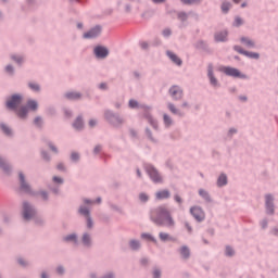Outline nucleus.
<instances>
[{
	"mask_svg": "<svg viewBox=\"0 0 278 278\" xmlns=\"http://www.w3.org/2000/svg\"><path fill=\"white\" fill-rule=\"evenodd\" d=\"M150 219L157 227H168V229L175 227V219L173 218L170 211L164 205L153 208L150 212Z\"/></svg>",
	"mask_w": 278,
	"mask_h": 278,
	"instance_id": "obj_1",
	"label": "nucleus"
},
{
	"mask_svg": "<svg viewBox=\"0 0 278 278\" xmlns=\"http://www.w3.org/2000/svg\"><path fill=\"white\" fill-rule=\"evenodd\" d=\"M18 179H20V190H22V192H25L26 194H33V195L37 194V193H34V191H31V186L28 185L27 180L25 179V174H23V172L18 173ZM38 194H40L43 201H49V193L47 191H39Z\"/></svg>",
	"mask_w": 278,
	"mask_h": 278,
	"instance_id": "obj_2",
	"label": "nucleus"
},
{
	"mask_svg": "<svg viewBox=\"0 0 278 278\" xmlns=\"http://www.w3.org/2000/svg\"><path fill=\"white\" fill-rule=\"evenodd\" d=\"M104 118L113 127H122L123 125H125V118H123V116H121L119 114L112 112L111 110H106L104 112Z\"/></svg>",
	"mask_w": 278,
	"mask_h": 278,
	"instance_id": "obj_3",
	"label": "nucleus"
},
{
	"mask_svg": "<svg viewBox=\"0 0 278 278\" xmlns=\"http://www.w3.org/2000/svg\"><path fill=\"white\" fill-rule=\"evenodd\" d=\"M38 216V211L31 203L24 201L23 202V208H22V217L24 220L29 222L33 220V218H36Z\"/></svg>",
	"mask_w": 278,
	"mask_h": 278,
	"instance_id": "obj_4",
	"label": "nucleus"
},
{
	"mask_svg": "<svg viewBox=\"0 0 278 278\" xmlns=\"http://www.w3.org/2000/svg\"><path fill=\"white\" fill-rule=\"evenodd\" d=\"M23 103V96L21 93H14L10 98H8L5 105L8 110H12L13 112L18 110V105Z\"/></svg>",
	"mask_w": 278,
	"mask_h": 278,
	"instance_id": "obj_5",
	"label": "nucleus"
},
{
	"mask_svg": "<svg viewBox=\"0 0 278 278\" xmlns=\"http://www.w3.org/2000/svg\"><path fill=\"white\" fill-rule=\"evenodd\" d=\"M146 173H148L149 177L154 181V184H162V176L160 175V172L151 165L148 164L144 166Z\"/></svg>",
	"mask_w": 278,
	"mask_h": 278,
	"instance_id": "obj_6",
	"label": "nucleus"
},
{
	"mask_svg": "<svg viewBox=\"0 0 278 278\" xmlns=\"http://www.w3.org/2000/svg\"><path fill=\"white\" fill-rule=\"evenodd\" d=\"M265 208H266V214L269 216H273L275 214V197L273 194L267 193L265 195Z\"/></svg>",
	"mask_w": 278,
	"mask_h": 278,
	"instance_id": "obj_7",
	"label": "nucleus"
},
{
	"mask_svg": "<svg viewBox=\"0 0 278 278\" xmlns=\"http://www.w3.org/2000/svg\"><path fill=\"white\" fill-rule=\"evenodd\" d=\"M190 214L198 223H203V220H205V212H203V208H201V206L191 207Z\"/></svg>",
	"mask_w": 278,
	"mask_h": 278,
	"instance_id": "obj_8",
	"label": "nucleus"
},
{
	"mask_svg": "<svg viewBox=\"0 0 278 278\" xmlns=\"http://www.w3.org/2000/svg\"><path fill=\"white\" fill-rule=\"evenodd\" d=\"M168 93L174 99V101H181V99H184V90L177 85L172 86Z\"/></svg>",
	"mask_w": 278,
	"mask_h": 278,
	"instance_id": "obj_9",
	"label": "nucleus"
},
{
	"mask_svg": "<svg viewBox=\"0 0 278 278\" xmlns=\"http://www.w3.org/2000/svg\"><path fill=\"white\" fill-rule=\"evenodd\" d=\"M101 31H103V27H101V25H96L89 31L85 33L83 37L86 39L99 38Z\"/></svg>",
	"mask_w": 278,
	"mask_h": 278,
	"instance_id": "obj_10",
	"label": "nucleus"
},
{
	"mask_svg": "<svg viewBox=\"0 0 278 278\" xmlns=\"http://www.w3.org/2000/svg\"><path fill=\"white\" fill-rule=\"evenodd\" d=\"M219 71H220V73H224L228 77H242V74L236 67L222 66V67H219Z\"/></svg>",
	"mask_w": 278,
	"mask_h": 278,
	"instance_id": "obj_11",
	"label": "nucleus"
},
{
	"mask_svg": "<svg viewBox=\"0 0 278 278\" xmlns=\"http://www.w3.org/2000/svg\"><path fill=\"white\" fill-rule=\"evenodd\" d=\"M96 58L99 60H105L110 55V50L103 46H97L93 50Z\"/></svg>",
	"mask_w": 278,
	"mask_h": 278,
	"instance_id": "obj_12",
	"label": "nucleus"
},
{
	"mask_svg": "<svg viewBox=\"0 0 278 278\" xmlns=\"http://www.w3.org/2000/svg\"><path fill=\"white\" fill-rule=\"evenodd\" d=\"M207 77L210 79L211 86L214 88H218V86H220L218 84V79H216V76H214V66L212 64H208L207 66Z\"/></svg>",
	"mask_w": 278,
	"mask_h": 278,
	"instance_id": "obj_13",
	"label": "nucleus"
},
{
	"mask_svg": "<svg viewBox=\"0 0 278 278\" xmlns=\"http://www.w3.org/2000/svg\"><path fill=\"white\" fill-rule=\"evenodd\" d=\"M0 168L7 175H10L12 173V165L5 161V159L0 156Z\"/></svg>",
	"mask_w": 278,
	"mask_h": 278,
	"instance_id": "obj_14",
	"label": "nucleus"
},
{
	"mask_svg": "<svg viewBox=\"0 0 278 278\" xmlns=\"http://www.w3.org/2000/svg\"><path fill=\"white\" fill-rule=\"evenodd\" d=\"M229 33L227 30H222L215 34V42H227V36Z\"/></svg>",
	"mask_w": 278,
	"mask_h": 278,
	"instance_id": "obj_15",
	"label": "nucleus"
},
{
	"mask_svg": "<svg viewBox=\"0 0 278 278\" xmlns=\"http://www.w3.org/2000/svg\"><path fill=\"white\" fill-rule=\"evenodd\" d=\"M65 99H68V101H79V99H81V93L77 91H68L65 93Z\"/></svg>",
	"mask_w": 278,
	"mask_h": 278,
	"instance_id": "obj_16",
	"label": "nucleus"
},
{
	"mask_svg": "<svg viewBox=\"0 0 278 278\" xmlns=\"http://www.w3.org/2000/svg\"><path fill=\"white\" fill-rule=\"evenodd\" d=\"M15 114L18 116V118L25 121V118H27V114H29V111L27 110V106H21L20 110L16 109Z\"/></svg>",
	"mask_w": 278,
	"mask_h": 278,
	"instance_id": "obj_17",
	"label": "nucleus"
},
{
	"mask_svg": "<svg viewBox=\"0 0 278 278\" xmlns=\"http://www.w3.org/2000/svg\"><path fill=\"white\" fill-rule=\"evenodd\" d=\"M73 127L74 129H76L77 131H81V129H84V117H81V115H79L75 122L73 123Z\"/></svg>",
	"mask_w": 278,
	"mask_h": 278,
	"instance_id": "obj_18",
	"label": "nucleus"
},
{
	"mask_svg": "<svg viewBox=\"0 0 278 278\" xmlns=\"http://www.w3.org/2000/svg\"><path fill=\"white\" fill-rule=\"evenodd\" d=\"M159 238H160L161 242H168V241L169 242H177V239L175 237H170L166 232H160Z\"/></svg>",
	"mask_w": 278,
	"mask_h": 278,
	"instance_id": "obj_19",
	"label": "nucleus"
},
{
	"mask_svg": "<svg viewBox=\"0 0 278 278\" xmlns=\"http://www.w3.org/2000/svg\"><path fill=\"white\" fill-rule=\"evenodd\" d=\"M167 56L169 58V60H172V62H174V64H177V66H181L182 61L181 59H179V56H177V54L173 53L172 51H167Z\"/></svg>",
	"mask_w": 278,
	"mask_h": 278,
	"instance_id": "obj_20",
	"label": "nucleus"
},
{
	"mask_svg": "<svg viewBox=\"0 0 278 278\" xmlns=\"http://www.w3.org/2000/svg\"><path fill=\"white\" fill-rule=\"evenodd\" d=\"M156 199L159 200V201H162V200H164V199H170V191H168V190H162V191H157L156 192Z\"/></svg>",
	"mask_w": 278,
	"mask_h": 278,
	"instance_id": "obj_21",
	"label": "nucleus"
},
{
	"mask_svg": "<svg viewBox=\"0 0 278 278\" xmlns=\"http://www.w3.org/2000/svg\"><path fill=\"white\" fill-rule=\"evenodd\" d=\"M25 108L28 111L36 112L38 111V102L36 100H28Z\"/></svg>",
	"mask_w": 278,
	"mask_h": 278,
	"instance_id": "obj_22",
	"label": "nucleus"
},
{
	"mask_svg": "<svg viewBox=\"0 0 278 278\" xmlns=\"http://www.w3.org/2000/svg\"><path fill=\"white\" fill-rule=\"evenodd\" d=\"M81 242L84 247H88V248L92 247V238L87 232L83 235Z\"/></svg>",
	"mask_w": 278,
	"mask_h": 278,
	"instance_id": "obj_23",
	"label": "nucleus"
},
{
	"mask_svg": "<svg viewBox=\"0 0 278 278\" xmlns=\"http://www.w3.org/2000/svg\"><path fill=\"white\" fill-rule=\"evenodd\" d=\"M180 255H181L182 260L190 258V249L188 248V245H182L180 248Z\"/></svg>",
	"mask_w": 278,
	"mask_h": 278,
	"instance_id": "obj_24",
	"label": "nucleus"
},
{
	"mask_svg": "<svg viewBox=\"0 0 278 278\" xmlns=\"http://www.w3.org/2000/svg\"><path fill=\"white\" fill-rule=\"evenodd\" d=\"M217 186L218 188H223V186H227V175L220 174L217 178Z\"/></svg>",
	"mask_w": 278,
	"mask_h": 278,
	"instance_id": "obj_25",
	"label": "nucleus"
},
{
	"mask_svg": "<svg viewBox=\"0 0 278 278\" xmlns=\"http://www.w3.org/2000/svg\"><path fill=\"white\" fill-rule=\"evenodd\" d=\"M167 108L172 114H176L177 116H184V112L179 111L177 108H175V104L168 103Z\"/></svg>",
	"mask_w": 278,
	"mask_h": 278,
	"instance_id": "obj_26",
	"label": "nucleus"
},
{
	"mask_svg": "<svg viewBox=\"0 0 278 278\" xmlns=\"http://www.w3.org/2000/svg\"><path fill=\"white\" fill-rule=\"evenodd\" d=\"M199 194L202 197V199H204V201H206V203H212V198L210 197V193L205 191V189H200Z\"/></svg>",
	"mask_w": 278,
	"mask_h": 278,
	"instance_id": "obj_27",
	"label": "nucleus"
},
{
	"mask_svg": "<svg viewBox=\"0 0 278 278\" xmlns=\"http://www.w3.org/2000/svg\"><path fill=\"white\" fill-rule=\"evenodd\" d=\"M197 49H201L202 51H210V46H207V42L201 40L195 43Z\"/></svg>",
	"mask_w": 278,
	"mask_h": 278,
	"instance_id": "obj_28",
	"label": "nucleus"
},
{
	"mask_svg": "<svg viewBox=\"0 0 278 278\" xmlns=\"http://www.w3.org/2000/svg\"><path fill=\"white\" fill-rule=\"evenodd\" d=\"M129 247L132 251H138L140 249V241L132 239L129 242Z\"/></svg>",
	"mask_w": 278,
	"mask_h": 278,
	"instance_id": "obj_29",
	"label": "nucleus"
},
{
	"mask_svg": "<svg viewBox=\"0 0 278 278\" xmlns=\"http://www.w3.org/2000/svg\"><path fill=\"white\" fill-rule=\"evenodd\" d=\"M178 21H181V23H186L188 21V13L180 11L177 13Z\"/></svg>",
	"mask_w": 278,
	"mask_h": 278,
	"instance_id": "obj_30",
	"label": "nucleus"
},
{
	"mask_svg": "<svg viewBox=\"0 0 278 278\" xmlns=\"http://www.w3.org/2000/svg\"><path fill=\"white\" fill-rule=\"evenodd\" d=\"M241 42H243V45H245L247 47H250V48L255 47V42L247 37H242Z\"/></svg>",
	"mask_w": 278,
	"mask_h": 278,
	"instance_id": "obj_31",
	"label": "nucleus"
},
{
	"mask_svg": "<svg viewBox=\"0 0 278 278\" xmlns=\"http://www.w3.org/2000/svg\"><path fill=\"white\" fill-rule=\"evenodd\" d=\"M78 212L79 214H81V216H85V218H88V216H90V210H88V207L86 206H80Z\"/></svg>",
	"mask_w": 278,
	"mask_h": 278,
	"instance_id": "obj_32",
	"label": "nucleus"
},
{
	"mask_svg": "<svg viewBox=\"0 0 278 278\" xmlns=\"http://www.w3.org/2000/svg\"><path fill=\"white\" fill-rule=\"evenodd\" d=\"M0 128L5 134V136H12V129L5 124H0Z\"/></svg>",
	"mask_w": 278,
	"mask_h": 278,
	"instance_id": "obj_33",
	"label": "nucleus"
},
{
	"mask_svg": "<svg viewBox=\"0 0 278 278\" xmlns=\"http://www.w3.org/2000/svg\"><path fill=\"white\" fill-rule=\"evenodd\" d=\"M64 242H77V235L72 233L63 238Z\"/></svg>",
	"mask_w": 278,
	"mask_h": 278,
	"instance_id": "obj_34",
	"label": "nucleus"
},
{
	"mask_svg": "<svg viewBox=\"0 0 278 278\" xmlns=\"http://www.w3.org/2000/svg\"><path fill=\"white\" fill-rule=\"evenodd\" d=\"M245 58H250L252 60H260V53L257 52H250V51H245Z\"/></svg>",
	"mask_w": 278,
	"mask_h": 278,
	"instance_id": "obj_35",
	"label": "nucleus"
},
{
	"mask_svg": "<svg viewBox=\"0 0 278 278\" xmlns=\"http://www.w3.org/2000/svg\"><path fill=\"white\" fill-rule=\"evenodd\" d=\"M230 8H231V2H223L222 12H224V14H227V12H229Z\"/></svg>",
	"mask_w": 278,
	"mask_h": 278,
	"instance_id": "obj_36",
	"label": "nucleus"
},
{
	"mask_svg": "<svg viewBox=\"0 0 278 278\" xmlns=\"http://www.w3.org/2000/svg\"><path fill=\"white\" fill-rule=\"evenodd\" d=\"M28 88H30V90H33L34 92H40V85L36 83H29Z\"/></svg>",
	"mask_w": 278,
	"mask_h": 278,
	"instance_id": "obj_37",
	"label": "nucleus"
},
{
	"mask_svg": "<svg viewBox=\"0 0 278 278\" xmlns=\"http://www.w3.org/2000/svg\"><path fill=\"white\" fill-rule=\"evenodd\" d=\"M163 121L166 127H170V125H173V119L170 118V116H168V114L163 115Z\"/></svg>",
	"mask_w": 278,
	"mask_h": 278,
	"instance_id": "obj_38",
	"label": "nucleus"
},
{
	"mask_svg": "<svg viewBox=\"0 0 278 278\" xmlns=\"http://www.w3.org/2000/svg\"><path fill=\"white\" fill-rule=\"evenodd\" d=\"M227 257H233L236 255V251H233V248L227 245L225 251Z\"/></svg>",
	"mask_w": 278,
	"mask_h": 278,
	"instance_id": "obj_39",
	"label": "nucleus"
},
{
	"mask_svg": "<svg viewBox=\"0 0 278 278\" xmlns=\"http://www.w3.org/2000/svg\"><path fill=\"white\" fill-rule=\"evenodd\" d=\"M185 5H194L201 3V0H180Z\"/></svg>",
	"mask_w": 278,
	"mask_h": 278,
	"instance_id": "obj_40",
	"label": "nucleus"
},
{
	"mask_svg": "<svg viewBox=\"0 0 278 278\" xmlns=\"http://www.w3.org/2000/svg\"><path fill=\"white\" fill-rule=\"evenodd\" d=\"M41 157L45 162H51V156L49 155L48 151L41 150Z\"/></svg>",
	"mask_w": 278,
	"mask_h": 278,
	"instance_id": "obj_41",
	"label": "nucleus"
},
{
	"mask_svg": "<svg viewBox=\"0 0 278 278\" xmlns=\"http://www.w3.org/2000/svg\"><path fill=\"white\" fill-rule=\"evenodd\" d=\"M34 125H36V127L42 128V117L40 116L35 117Z\"/></svg>",
	"mask_w": 278,
	"mask_h": 278,
	"instance_id": "obj_42",
	"label": "nucleus"
},
{
	"mask_svg": "<svg viewBox=\"0 0 278 278\" xmlns=\"http://www.w3.org/2000/svg\"><path fill=\"white\" fill-rule=\"evenodd\" d=\"M146 136H148V138H149V140H151V142H157V140L151 134V129L146 128Z\"/></svg>",
	"mask_w": 278,
	"mask_h": 278,
	"instance_id": "obj_43",
	"label": "nucleus"
},
{
	"mask_svg": "<svg viewBox=\"0 0 278 278\" xmlns=\"http://www.w3.org/2000/svg\"><path fill=\"white\" fill-rule=\"evenodd\" d=\"M34 222L36 225H45V219H42V217L36 215L35 217H33Z\"/></svg>",
	"mask_w": 278,
	"mask_h": 278,
	"instance_id": "obj_44",
	"label": "nucleus"
},
{
	"mask_svg": "<svg viewBox=\"0 0 278 278\" xmlns=\"http://www.w3.org/2000/svg\"><path fill=\"white\" fill-rule=\"evenodd\" d=\"M87 218V229H92L94 227V223L92 222V217L89 215Z\"/></svg>",
	"mask_w": 278,
	"mask_h": 278,
	"instance_id": "obj_45",
	"label": "nucleus"
},
{
	"mask_svg": "<svg viewBox=\"0 0 278 278\" xmlns=\"http://www.w3.org/2000/svg\"><path fill=\"white\" fill-rule=\"evenodd\" d=\"M141 238L146 239V240H150L151 242H157L155 240V238H153V236L149 235V233H142Z\"/></svg>",
	"mask_w": 278,
	"mask_h": 278,
	"instance_id": "obj_46",
	"label": "nucleus"
},
{
	"mask_svg": "<svg viewBox=\"0 0 278 278\" xmlns=\"http://www.w3.org/2000/svg\"><path fill=\"white\" fill-rule=\"evenodd\" d=\"M48 147L52 151V153H55V154L59 153L58 148L51 141H48Z\"/></svg>",
	"mask_w": 278,
	"mask_h": 278,
	"instance_id": "obj_47",
	"label": "nucleus"
},
{
	"mask_svg": "<svg viewBox=\"0 0 278 278\" xmlns=\"http://www.w3.org/2000/svg\"><path fill=\"white\" fill-rule=\"evenodd\" d=\"M243 23H244V21H242L240 16H237L235 18L233 25H235V27H240L241 25H243Z\"/></svg>",
	"mask_w": 278,
	"mask_h": 278,
	"instance_id": "obj_48",
	"label": "nucleus"
},
{
	"mask_svg": "<svg viewBox=\"0 0 278 278\" xmlns=\"http://www.w3.org/2000/svg\"><path fill=\"white\" fill-rule=\"evenodd\" d=\"M233 49L237 51V53H240L241 55H245L247 50L242 49L240 46H235Z\"/></svg>",
	"mask_w": 278,
	"mask_h": 278,
	"instance_id": "obj_49",
	"label": "nucleus"
},
{
	"mask_svg": "<svg viewBox=\"0 0 278 278\" xmlns=\"http://www.w3.org/2000/svg\"><path fill=\"white\" fill-rule=\"evenodd\" d=\"M71 160H72V162H79V153L72 152Z\"/></svg>",
	"mask_w": 278,
	"mask_h": 278,
	"instance_id": "obj_50",
	"label": "nucleus"
},
{
	"mask_svg": "<svg viewBox=\"0 0 278 278\" xmlns=\"http://www.w3.org/2000/svg\"><path fill=\"white\" fill-rule=\"evenodd\" d=\"M11 60L16 62V64H23V58L22 56L11 55Z\"/></svg>",
	"mask_w": 278,
	"mask_h": 278,
	"instance_id": "obj_51",
	"label": "nucleus"
},
{
	"mask_svg": "<svg viewBox=\"0 0 278 278\" xmlns=\"http://www.w3.org/2000/svg\"><path fill=\"white\" fill-rule=\"evenodd\" d=\"M153 278H162V270H160L159 268H154Z\"/></svg>",
	"mask_w": 278,
	"mask_h": 278,
	"instance_id": "obj_52",
	"label": "nucleus"
},
{
	"mask_svg": "<svg viewBox=\"0 0 278 278\" xmlns=\"http://www.w3.org/2000/svg\"><path fill=\"white\" fill-rule=\"evenodd\" d=\"M139 199L142 203H147V201H149V195H147L146 193H140Z\"/></svg>",
	"mask_w": 278,
	"mask_h": 278,
	"instance_id": "obj_53",
	"label": "nucleus"
},
{
	"mask_svg": "<svg viewBox=\"0 0 278 278\" xmlns=\"http://www.w3.org/2000/svg\"><path fill=\"white\" fill-rule=\"evenodd\" d=\"M172 34H173V30H170V28L163 29V36L165 38H168V36H170Z\"/></svg>",
	"mask_w": 278,
	"mask_h": 278,
	"instance_id": "obj_54",
	"label": "nucleus"
},
{
	"mask_svg": "<svg viewBox=\"0 0 278 278\" xmlns=\"http://www.w3.org/2000/svg\"><path fill=\"white\" fill-rule=\"evenodd\" d=\"M5 72L9 73V75H14V66L7 65Z\"/></svg>",
	"mask_w": 278,
	"mask_h": 278,
	"instance_id": "obj_55",
	"label": "nucleus"
},
{
	"mask_svg": "<svg viewBox=\"0 0 278 278\" xmlns=\"http://www.w3.org/2000/svg\"><path fill=\"white\" fill-rule=\"evenodd\" d=\"M102 149L103 147H101V144L96 146L93 149L94 155H98V153H101Z\"/></svg>",
	"mask_w": 278,
	"mask_h": 278,
	"instance_id": "obj_56",
	"label": "nucleus"
},
{
	"mask_svg": "<svg viewBox=\"0 0 278 278\" xmlns=\"http://www.w3.org/2000/svg\"><path fill=\"white\" fill-rule=\"evenodd\" d=\"M174 200H175L176 203H178L179 205H181V203H184V199H181L179 194H175V195H174Z\"/></svg>",
	"mask_w": 278,
	"mask_h": 278,
	"instance_id": "obj_57",
	"label": "nucleus"
},
{
	"mask_svg": "<svg viewBox=\"0 0 278 278\" xmlns=\"http://www.w3.org/2000/svg\"><path fill=\"white\" fill-rule=\"evenodd\" d=\"M52 179L54 184H64V179H62L61 177L54 176Z\"/></svg>",
	"mask_w": 278,
	"mask_h": 278,
	"instance_id": "obj_58",
	"label": "nucleus"
},
{
	"mask_svg": "<svg viewBox=\"0 0 278 278\" xmlns=\"http://www.w3.org/2000/svg\"><path fill=\"white\" fill-rule=\"evenodd\" d=\"M138 106V101L136 100H129V108L134 109Z\"/></svg>",
	"mask_w": 278,
	"mask_h": 278,
	"instance_id": "obj_59",
	"label": "nucleus"
},
{
	"mask_svg": "<svg viewBox=\"0 0 278 278\" xmlns=\"http://www.w3.org/2000/svg\"><path fill=\"white\" fill-rule=\"evenodd\" d=\"M261 226H262V229H266V227H268V219H263L261 222Z\"/></svg>",
	"mask_w": 278,
	"mask_h": 278,
	"instance_id": "obj_60",
	"label": "nucleus"
},
{
	"mask_svg": "<svg viewBox=\"0 0 278 278\" xmlns=\"http://www.w3.org/2000/svg\"><path fill=\"white\" fill-rule=\"evenodd\" d=\"M185 227H186L187 231H189V233H192V226H190V223L186 222Z\"/></svg>",
	"mask_w": 278,
	"mask_h": 278,
	"instance_id": "obj_61",
	"label": "nucleus"
},
{
	"mask_svg": "<svg viewBox=\"0 0 278 278\" xmlns=\"http://www.w3.org/2000/svg\"><path fill=\"white\" fill-rule=\"evenodd\" d=\"M56 273H58V275H64V267L63 266H59L56 268Z\"/></svg>",
	"mask_w": 278,
	"mask_h": 278,
	"instance_id": "obj_62",
	"label": "nucleus"
},
{
	"mask_svg": "<svg viewBox=\"0 0 278 278\" xmlns=\"http://www.w3.org/2000/svg\"><path fill=\"white\" fill-rule=\"evenodd\" d=\"M17 262H18L20 266H24V267L27 266L26 261L23 258H18Z\"/></svg>",
	"mask_w": 278,
	"mask_h": 278,
	"instance_id": "obj_63",
	"label": "nucleus"
},
{
	"mask_svg": "<svg viewBox=\"0 0 278 278\" xmlns=\"http://www.w3.org/2000/svg\"><path fill=\"white\" fill-rule=\"evenodd\" d=\"M99 88H100V90H108V84L101 83V84L99 85Z\"/></svg>",
	"mask_w": 278,
	"mask_h": 278,
	"instance_id": "obj_64",
	"label": "nucleus"
}]
</instances>
